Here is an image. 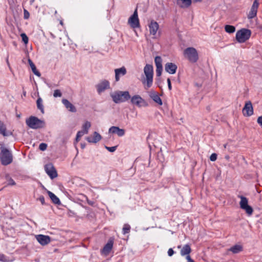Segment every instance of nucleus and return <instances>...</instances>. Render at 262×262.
I'll list each match as a JSON object with an SVG mask.
<instances>
[{
  "mask_svg": "<svg viewBox=\"0 0 262 262\" xmlns=\"http://www.w3.org/2000/svg\"><path fill=\"white\" fill-rule=\"evenodd\" d=\"M62 96V94L60 90H56L54 91L53 93V96L54 97H61Z\"/></svg>",
  "mask_w": 262,
  "mask_h": 262,
  "instance_id": "38",
  "label": "nucleus"
},
{
  "mask_svg": "<svg viewBox=\"0 0 262 262\" xmlns=\"http://www.w3.org/2000/svg\"><path fill=\"white\" fill-rule=\"evenodd\" d=\"M38 200L41 203L42 205H44L45 204V198L43 196L41 195L39 198Z\"/></svg>",
  "mask_w": 262,
  "mask_h": 262,
  "instance_id": "45",
  "label": "nucleus"
},
{
  "mask_svg": "<svg viewBox=\"0 0 262 262\" xmlns=\"http://www.w3.org/2000/svg\"><path fill=\"white\" fill-rule=\"evenodd\" d=\"M21 37L22 38V40L25 44H27L28 42V37L25 33H22L21 34Z\"/></svg>",
  "mask_w": 262,
  "mask_h": 262,
  "instance_id": "36",
  "label": "nucleus"
},
{
  "mask_svg": "<svg viewBox=\"0 0 262 262\" xmlns=\"http://www.w3.org/2000/svg\"><path fill=\"white\" fill-rule=\"evenodd\" d=\"M241 201L239 202L240 207L245 210L246 213L249 215H251L253 213V210L252 208L248 205V199L244 196H240Z\"/></svg>",
  "mask_w": 262,
  "mask_h": 262,
  "instance_id": "8",
  "label": "nucleus"
},
{
  "mask_svg": "<svg viewBox=\"0 0 262 262\" xmlns=\"http://www.w3.org/2000/svg\"><path fill=\"white\" fill-rule=\"evenodd\" d=\"M84 134H85L84 133L83 130H80V131L78 132L76 136H77V138H80Z\"/></svg>",
  "mask_w": 262,
  "mask_h": 262,
  "instance_id": "42",
  "label": "nucleus"
},
{
  "mask_svg": "<svg viewBox=\"0 0 262 262\" xmlns=\"http://www.w3.org/2000/svg\"><path fill=\"white\" fill-rule=\"evenodd\" d=\"M194 1L196 2H201L202 0H194Z\"/></svg>",
  "mask_w": 262,
  "mask_h": 262,
  "instance_id": "50",
  "label": "nucleus"
},
{
  "mask_svg": "<svg viewBox=\"0 0 262 262\" xmlns=\"http://www.w3.org/2000/svg\"><path fill=\"white\" fill-rule=\"evenodd\" d=\"M6 179L8 181V185L11 186L15 185L14 181L11 178H10L8 174L6 176Z\"/></svg>",
  "mask_w": 262,
  "mask_h": 262,
  "instance_id": "34",
  "label": "nucleus"
},
{
  "mask_svg": "<svg viewBox=\"0 0 262 262\" xmlns=\"http://www.w3.org/2000/svg\"><path fill=\"white\" fill-rule=\"evenodd\" d=\"M86 139L90 143H96L101 139V136L97 132H95L93 137H88Z\"/></svg>",
  "mask_w": 262,
  "mask_h": 262,
  "instance_id": "22",
  "label": "nucleus"
},
{
  "mask_svg": "<svg viewBox=\"0 0 262 262\" xmlns=\"http://www.w3.org/2000/svg\"><path fill=\"white\" fill-rule=\"evenodd\" d=\"M177 4L181 8H188L191 4V0H177Z\"/></svg>",
  "mask_w": 262,
  "mask_h": 262,
  "instance_id": "23",
  "label": "nucleus"
},
{
  "mask_svg": "<svg viewBox=\"0 0 262 262\" xmlns=\"http://www.w3.org/2000/svg\"><path fill=\"white\" fill-rule=\"evenodd\" d=\"M167 81L168 89L169 90H171V89H172V87H171V82H170V79L168 78Z\"/></svg>",
  "mask_w": 262,
  "mask_h": 262,
  "instance_id": "46",
  "label": "nucleus"
},
{
  "mask_svg": "<svg viewBox=\"0 0 262 262\" xmlns=\"http://www.w3.org/2000/svg\"><path fill=\"white\" fill-rule=\"evenodd\" d=\"M109 133L112 134H116L119 137H122L125 135V130L122 128H120L118 126H113L109 128Z\"/></svg>",
  "mask_w": 262,
  "mask_h": 262,
  "instance_id": "18",
  "label": "nucleus"
},
{
  "mask_svg": "<svg viewBox=\"0 0 262 262\" xmlns=\"http://www.w3.org/2000/svg\"><path fill=\"white\" fill-rule=\"evenodd\" d=\"M0 261L2 262H8L9 259L4 254L0 253Z\"/></svg>",
  "mask_w": 262,
  "mask_h": 262,
  "instance_id": "35",
  "label": "nucleus"
},
{
  "mask_svg": "<svg viewBox=\"0 0 262 262\" xmlns=\"http://www.w3.org/2000/svg\"><path fill=\"white\" fill-rule=\"evenodd\" d=\"M113 242L111 241H108L103 247L102 252L105 255L108 254L113 248Z\"/></svg>",
  "mask_w": 262,
  "mask_h": 262,
  "instance_id": "25",
  "label": "nucleus"
},
{
  "mask_svg": "<svg viewBox=\"0 0 262 262\" xmlns=\"http://www.w3.org/2000/svg\"><path fill=\"white\" fill-rule=\"evenodd\" d=\"M47 144L45 143H41L39 144V149L41 151H44L47 149Z\"/></svg>",
  "mask_w": 262,
  "mask_h": 262,
  "instance_id": "37",
  "label": "nucleus"
},
{
  "mask_svg": "<svg viewBox=\"0 0 262 262\" xmlns=\"http://www.w3.org/2000/svg\"><path fill=\"white\" fill-rule=\"evenodd\" d=\"M217 159V154L215 153H213L211 155L210 157V160L211 161H215Z\"/></svg>",
  "mask_w": 262,
  "mask_h": 262,
  "instance_id": "41",
  "label": "nucleus"
},
{
  "mask_svg": "<svg viewBox=\"0 0 262 262\" xmlns=\"http://www.w3.org/2000/svg\"><path fill=\"white\" fill-rule=\"evenodd\" d=\"M45 169L51 179H53L57 177V171L52 164H46L45 166Z\"/></svg>",
  "mask_w": 262,
  "mask_h": 262,
  "instance_id": "10",
  "label": "nucleus"
},
{
  "mask_svg": "<svg viewBox=\"0 0 262 262\" xmlns=\"http://www.w3.org/2000/svg\"><path fill=\"white\" fill-rule=\"evenodd\" d=\"M37 106L38 109H39L41 112L43 114L44 113V108L42 104V100L41 98H38L36 101Z\"/></svg>",
  "mask_w": 262,
  "mask_h": 262,
  "instance_id": "31",
  "label": "nucleus"
},
{
  "mask_svg": "<svg viewBox=\"0 0 262 262\" xmlns=\"http://www.w3.org/2000/svg\"><path fill=\"white\" fill-rule=\"evenodd\" d=\"M155 62L156 67V75L160 77L163 71L162 59L160 56H157L155 58Z\"/></svg>",
  "mask_w": 262,
  "mask_h": 262,
  "instance_id": "11",
  "label": "nucleus"
},
{
  "mask_svg": "<svg viewBox=\"0 0 262 262\" xmlns=\"http://www.w3.org/2000/svg\"><path fill=\"white\" fill-rule=\"evenodd\" d=\"M91 122L86 121L82 125V129L81 130H83L84 133L85 134H87L89 132V129L91 127Z\"/></svg>",
  "mask_w": 262,
  "mask_h": 262,
  "instance_id": "30",
  "label": "nucleus"
},
{
  "mask_svg": "<svg viewBox=\"0 0 262 262\" xmlns=\"http://www.w3.org/2000/svg\"><path fill=\"white\" fill-rule=\"evenodd\" d=\"M251 35V31L247 29H242L237 31L236 39L239 43H243L249 39Z\"/></svg>",
  "mask_w": 262,
  "mask_h": 262,
  "instance_id": "6",
  "label": "nucleus"
},
{
  "mask_svg": "<svg viewBox=\"0 0 262 262\" xmlns=\"http://www.w3.org/2000/svg\"><path fill=\"white\" fill-rule=\"evenodd\" d=\"M242 249H243V248L241 245H235L232 246V247H231L229 249V250L230 251H231L232 253L235 254V253H238L239 252H241V251H242Z\"/></svg>",
  "mask_w": 262,
  "mask_h": 262,
  "instance_id": "29",
  "label": "nucleus"
},
{
  "mask_svg": "<svg viewBox=\"0 0 262 262\" xmlns=\"http://www.w3.org/2000/svg\"><path fill=\"white\" fill-rule=\"evenodd\" d=\"M96 88L98 93L100 94L110 88V82L106 80H103L96 85Z\"/></svg>",
  "mask_w": 262,
  "mask_h": 262,
  "instance_id": "14",
  "label": "nucleus"
},
{
  "mask_svg": "<svg viewBox=\"0 0 262 262\" xmlns=\"http://www.w3.org/2000/svg\"><path fill=\"white\" fill-rule=\"evenodd\" d=\"M62 103L64 104L67 109L70 112L72 113H75L77 110L75 106L72 104L68 100L66 99H63L62 100Z\"/></svg>",
  "mask_w": 262,
  "mask_h": 262,
  "instance_id": "21",
  "label": "nucleus"
},
{
  "mask_svg": "<svg viewBox=\"0 0 262 262\" xmlns=\"http://www.w3.org/2000/svg\"><path fill=\"white\" fill-rule=\"evenodd\" d=\"M243 113L245 116H250L253 114V109L250 101L246 103L243 109Z\"/></svg>",
  "mask_w": 262,
  "mask_h": 262,
  "instance_id": "15",
  "label": "nucleus"
},
{
  "mask_svg": "<svg viewBox=\"0 0 262 262\" xmlns=\"http://www.w3.org/2000/svg\"><path fill=\"white\" fill-rule=\"evenodd\" d=\"M89 204L90 205H93V203H92V202H89Z\"/></svg>",
  "mask_w": 262,
  "mask_h": 262,
  "instance_id": "51",
  "label": "nucleus"
},
{
  "mask_svg": "<svg viewBox=\"0 0 262 262\" xmlns=\"http://www.w3.org/2000/svg\"><path fill=\"white\" fill-rule=\"evenodd\" d=\"M174 252L172 248L169 249L167 252L169 256H171L174 254Z\"/></svg>",
  "mask_w": 262,
  "mask_h": 262,
  "instance_id": "44",
  "label": "nucleus"
},
{
  "mask_svg": "<svg viewBox=\"0 0 262 262\" xmlns=\"http://www.w3.org/2000/svg\"><path fill=\"white\" fill-rule=\"evenodd\" d=\"M149 95L155 102L160 105H162V101L157 92L154 91H151L149 92Z\"/></svg>",
  "mask_w": 262,
  "mask_h": 262,
  "instance_id": "19",
  "label": "nucleus"
},
{
  "mask_svg": "<svg viewBox=\"0 0 262 262\" xmlns=\"http://www.w3.org/2000/svg\"><path fill=\"white\" fill-rule=\"evenodd\" d=\"M105 148L106 149H107V150L108 151H109L110 152H114L116 149H117V146H112V147H107V146H105Z\"/></svg>",
  "mask_w": 262,
  "mask_h": 262,
  "instance_id": "40",
  "label": "nucleus"
},
{
  "mask_svg": "<svg viewBox=\"0 0 262 262\" xmlns=\"http://www.w3.org/2000/svg\"><path fill=\"white\" fill-rule=\"evenodd\" d=\"M186 258L188 262H195L192 259H191L190 255H187Z\"/></svg>",
  "mask_w": 262,
  "mask_h": 262,
  "instance_id": "47",
  "label": "nucleus"
},
{
  "mask_svg": "<svg viewBox=\"0 0 262 262\" xmlns=\"http://www.w3.org/2000/svg\"><path fill=\"white\" fill-rule=\"evenodd\" d=\"M30 13L29 12L25 9H24V18L25 19H27L29 18Z\"/></svg>",
  "mask_w": 262,
  "mask_h": 262,
  "instance_id": "39",
  "label": "nucleus"
},
{
  "mask_svg": "<svg viewBox=\"0 0 262 262\" xmlns=\"http://www.w3.org/2000/svg\"><path fill=\"white\" fill-rule=\"evenodd\" d=\"M37 242L42 246H45L51 242V238L48 235L38 234L35 236Z\"/></svg>",
  "mask_w": 262,
  "mask_h": 262,
  "instance_id": "13",
  "label": "nucleus"
},
{
  "mask_svg": "<svg viewBox=\"0 0 262 262\" xmlns=\"http://www.w3.org/2000/svg\"><path fill=\"white\" fill-rule=\"evenodd\" d=\"M29 63L31 68L32 71L33 72V73L37 76L38 77H40L41 76L40 73L37 70L35 64L33 63V62L32 61L31 59L28 60Z\"/></svg>",
  "mask_w": 262,
  "mask_h": 262,
  "instance_id": "28",
  "label": "nucleus"
},
{
  "mask_svg": "<svg viewBox=\"0 0 262 262\" xmlns=\"http://www.w3.org/2000/svg\"><path fill=\"white\" fill-rule=\"evenodd\" d=\"M184 55L190 62L194 63L198 60V53L193 47H189L184 51Z\"/></svg>",
  "mask_w": 262,
  "mask_h": 262,
  "instance_id": "5",
  "label": "nucleus"
},
{
  "mask_svg": "<svg viewBox=\"0 0 262 262\" xmlns=\"http://www.w3.org/2000/svg\"><path fill=\"white\" fill-rule=\"evenodd\" d=\"M130 99L132 104L139 107L147 106V103L145 100L139 95H134L132 97H130Z\"/></svg>",
  "mask_w": 262,
  "mask_h": 262,
  "instance_id": "9",
  "label": "nucleus"
},
{
  "mask_svg": "<svg viewBox=\"0 0 262 262\" xmlns=\"http://www.w3.org/2000/svg\"><path fill=\"white\" fill-rule=\"evenodd\" d=\"M257 122L258 123V124L260 126V127L262 128V116H259L257 118Z\"/></svg>",
  "mask_w": 262,
  "mask_h": 262,
  "instance_id": "43",
  "label": "nucleus"
},
{
  "mask_svg": "<svg viewBox=\"0 0 262 262\" xmlns=\"http://www.w3.org/2000/svg\"><path fill=\"white\" fill-rule=\"evenodd\" d=\"M130 229V226L128 224H124L122 229V232L124 234L128 233Z\"/></svg>",
  "mask_w": 262,
  "mask_h": 262,
  "instance_id": "33",
  "label": "nucleus"
},
{
  "mask_svg": "<svg viewBox=\"0 0 262 262\" xmlns=\"http://www.w3.org/2000/svg\"><path fill=\"white\" fill-rule=\"evenodd\" d=\"M110 96L115 103L124 102L130 98V95L128 91H115L111 93Z\"/></svg>",
  "mask_w": 262,
  "mask_h": 262,
  "instance_id": "3",
  "label": "nucleus"
},
{
  "mask_svg": "<svg viewBox=\"0 0 262 262\" xmlns=\"http://www.w3.org/2000/svg\"><path fill=\"white\" fill-rule=\"evenodd\" d=\"M148 27L150 34L154 36V38H156L157 33L159 28L158 23L157 21L152 20L148 24Z\"/></svg>",
  "mask_w": 262,
  "mask_h": 262,
  "instance_id": "12",
  "label": "nucleus"
},
{
  "mask_svg": "<svg viewBox=\"0 0 262 262\" xmlns=\"http://www.w3.org/2000/svg\"><path fill=\"white\" fill-rule=\"evenodd\" d=\"M225 159H227V160H229V156H225Z\"/></svg>",
  "mask_w": 262,
  "mask_h": 262,
  "instance_id": "48",
  "label": "nucleus"
},
{
  "mask_svg": "<svg viewBox=\"0 0 262 262\" xmlns=\"http://www.w3.org/2000/svg\"><path fill=\"white\" fill-rule=\"evenodd\" d=\"M26 124L31 128L37 129L45 127L44 121L38 119L36 117L31 116L26 120Z\"/></svg>",
  "mask_w": 262,
  "mask_h": 262,
  "instance_id": "4",
  "label": "nucleus"
},
{
  "mask_svg": "<svg viewBox=\"0 0 262 262\" xmlns=\"http://www.w3.org/2000/svg\"><path fill=\"white\" fill-rule=\"evenodd\" d=\"M177 66L172 62H167L165 65V70L170 74H174L177 70Z\"/></svg>",
  "mask_w": 262,
  "mask_h": 262,
  "instance_id": "17",
  "label": "nucleus"
},
{
  "mask_svg": "<svg viewBox=\"0 0 262 262\" xmlns=\"http://www.w3.org/2000/svg\"><path fill=\"white\" fill-rule=\"evenodd\" d=\"M191 251L190 246L188 244L185 245L181 250L180 253L182 256L189 255Z\"/></svg>",
  "mask_w": 262,
  "mask_h": 262,
  "instance_id": "26",
  "label": "nucleus"
},
{
  "mask_svg": "<svg viewBox=\"0 0 262 262\" xmlns=\"http://www.w3.org/2000/svg\"><path fill=\"white\" fill-rule=\"evenodd\" d=\"M126 68L124 67L115 69V73L116 81H118L120 80V76L125 75L126 74Z\"/></svg>",
  "mask_w": 262,
  "mask_h": 262,
  "instance_id": "20",
  "label": "nucleus"
},
{
  "mask_svg": "<svg viewBox=\"0 0 262 262\" xmlns=\"http://www.w3.org/2000/svg\"><path fill=\"white\" fill-rule=\"evenodd\" d=\"M258 7V2L257 0H255L248 15V18L249 19H252L256 16Z\"/></svg>",
  "mask_w": 262,
  "mask_h": 262,
  "instance_id": "16",
  "label": "nucleus"
},
{
  "mask_svg": "<svg viewBox=\"0 0 262 262\" xmlns=\"http://www.w3.org/2000/svg\"><path fill=\"white\" fill-rule=\"evenodd\" d=\"M0 134L4 137L12 135L11 132H7L6 125L2 121H0Z\"/></svg>",
  "mask_w": 262,
  "mask_h": 262,
  "instance_id": "24",
  "label": "nucleus"
},
{
  "mask_svg": "<svg viewBox=\"0 0 262 262\" xmlns=\"http://www.w3.org/2000/svg\"><path fill=\"white\" fill-rule=\"evenodd\" d=\"M48 193L53 203L57 205L60 204V201L56 195L50 191H48Z\"/></svg>",
  "mask_w": 262,
  "mask_h": 262,
  "instance_id": "27",
  "label": "nucleus"
},
{
  "mask_svg": "<svg viewBox=\"0 0 262 262\" xmlns=\"http://www.w3.org/2000/svg\"><path fill=\"white\" fill-rule=\"evenodd\" d=\"M128 24L133 29L138 28L140 27L139 19L138 18L137 8L135 9L133 15L128 19Z\"/></svg>",
  "mask_w": 262,
  "mask_h": 262,
  "instance_id": "7",
  "label": "nucleus"
},
{
  "mask_svg": "<svg viewBox=\"0 0 262 262\" xmlns=\"http://www.w3.org/2000/svg\"><path fill=\"white\" fill-rule=\"evenodd\" d=\"M79 139H80V138H77V136H76V142H78V141H79Z\"/></svg>",
  "mask_w": 262,
  "mask_h": 262,
  "instance_id": "49",
  "label": "nucleus"
},
{
  "mask_svg": "<svg viewBox=\"0 0 262 262\" xmlns=\"http://www.w3.org/2000/svg\"><path fill=\"white\" fill-rule=\"evenodd\" d=\"M0 160L3 165L7 166L13 161V155L10 150L4 147L3 144H1Z\"/></svg>",
  "mask_w": 262,
  "mask_h": 262,
  "instance_id": "2",
  "label": "nucleus"
},
{
  "mask_svg": "<svg viewBox=\"0 0 262 262\" xmlns=\"http://www.w3.org/2000/svg\"><path fill=\"white\" fill-rule=\"evenodd\" d=\"M225 30L227 33H232L235 32V28L231 25H226L225 26Z\"/></svg>",
  "mask_w": 262,
  "mask_h": 262,
  "instance_id": "32",
  "label": "nucleus"
},
{
  "mask_svg": "<svg viewBox=\"0 0 262 262\" xmlns=\"http://www.w3.org/2000/svg\"><path fill=\"white\" fill-rule=\"evenodd\" d=\"M144 73L145 77L141 78V82L144 85V89L148 90L150 88L153 83L154 70L151 64H147L144 68Z\"/></svg>",
  "mask_w": 262,
  "mask_h": 262,
  "instance_id": "1",
  "label": "nucleus"
}]
</instances>
